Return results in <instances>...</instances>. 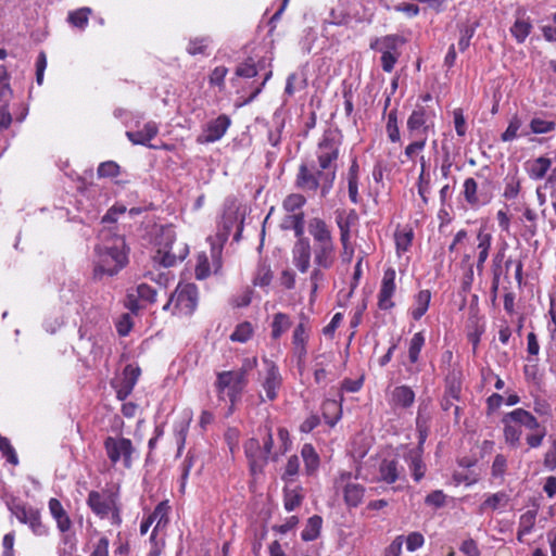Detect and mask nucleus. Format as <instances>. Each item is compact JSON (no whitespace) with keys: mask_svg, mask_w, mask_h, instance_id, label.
I'll return each mask as SVG.
<instances>
[{"mask_svg":"<svg viewBox=\"0 0 556 556\" xmlns=\"http://www.w3.org/2000/svg\"><path fill=\"white\" fill-rule=\"evenodd\" d=\"M340 144L339 135L326 131L316 151L318 166L315 163H302L295 179L296 187L303 191L320 189L321 197H326L336 179V161L339 156Z\"/></svg>","mask_w":556,"mask_h":556,"instance_id":"1","label":"nucleus"},{"mask_svg":"<svg viewBox=\"0 0 556 556\" xmlns=\"http://www.w3.org/2000/svg\"><path fill=\"white\" fill-rule=\"evenodd\" d=\"M96 279L112 277L127 264V250L125 239L115 235L111 229L103 227L100 231V243L94 249Z\"/></svg>","mask_w":556,"mask_h":556,"instance_id":"2","label":"nucleus"},{"mask_svg":"<svg viewBox=\"0 0 556 556\" xmlns=\"http://www.w3.org/2000/svg\"><path fill=\"white\" fill-rule=\"evenodd\" d=\"M257 366L255 356L245 357L237 369L222 370L216 374L214 387L219 400L230 402V409L240 401L249 383V374Z\"/></svg>","mask_w":556,"mask_h":556,"instance_id":"3","label":"nucleus"},{"mask_svg":"<svg viewBox=\"0 0 556 556\" xmlns=\"http://www.w3.org/2000/svg\"><path fill=\"white\" fill-rule=\"evenodd\" d=\"M197 305V287L192 283H179L163 306V309L170 311L173 315L182 317L192 315Z\"/></svg>","mask_w":556,"mask_h":556,"instance_id":"4","label":"nucleus"},{"mask_svg":"<svg viewBox=\"0 0 556 556\" xmlns=\"http://www.w3.org/2000/svg\"><path fill=\"white\" fill-rule=\"evenodd\" d=\"M263 443L256 438H251L244 444L245 455L250 460L251 469L255 472L261 470L271 456L274 459L277 458V453H273V434L271 428L265 425L263 428Z\"/></svg>","mask_w":556,"mask_h":556,"instance_id":"5","label":"nucleus"},{"mask_svg":"<svg viewBox=\"0 0 556 556\" xmlns=\"http://www.w3.org/2000/svg\"><path fill=\"white\" fill-rule=\"evenodd\" d=\"M405 39L399 35H387L377 37L370 41V49L381 53V67L384 72L391 73L396 64L401 52L400 48Z\"/></svg>","mask_w":556,"mask_h":556,"instance_id":"6","label":"nucleus"},{"mask_svg":"<svg viewBox=\"0 0 556 556\" xmlns=\"http://www.w3.org/2000/svg\"><path fill=\"white\" fill-rule=\"evenodd\" d=\"M87 503L99 517L108 518L114 525L121 523L119 509L114 494L92 491L88 495Z\"/></svg>","mask_w":556,"mask_h":556,"instance_id":"7","label":"nucleus"},{"mask_svg":"<svg viewBox=\"0 0 556 556\" xmlns=\"http://www.w3.org/2000/svg\"><path fill=\"white\" fill-rule=\"evenodd\" d=\"M406 129L412 139L427 138L428 132L433 129L432 111L417 106L407 118Z\"/></svg>","mask_w":556,"mask_h":556,"instance_id":"8","label":"nucleus"},{"mask_svg":"<svg viewBox=\"0 0 556 556\" xmlns=\"http://www.w3.org/2000/svg\"><path fill=\"white\" fill-rule=\"evenodd\" d=\"M104 448L112 464L122 462L126 468L130 467L134 446L129 439L108 437L104 441Z\"/></svg>","mask_w":556,"mask_h":556,"instance_id":"9","label":"nucleus"},{"mask_svg":"<svg viewBox=\"0 0 556 556\" xmlns=\"http://www.w3.org/2000/svg\"><path fill=\"white\" fill-rule=\"evenodd\" d=\"M260 382L265 391L266 399L274 401L278 395L282 378L278 366L268 358H263V370L260 371Z\"/></svg>","mask_w":556,"mask_h":556,"instance_id":"10","label":"nucleus"},{"mask_svg":"<svg viewBox=\"0 0 556 556\" xmlns=\"http://www.w3.org/2000/svg\"><path fill=\"white\" fill-rule=\"evenodd\" d=\"M16 519L27 525L35 535H46L48 528L42 523L40 511L37 508L26 505H15L11 508Z\"/></svg>","mask_w":556,"mask_h":556,"instance_id":"11","label":"nucleus"},{"mask_svg":"<svg viewBox=\"0 0 556 556\" xmlns=\"http://www.w3.org/2000/svg\"><path fill=\"white\" fill-rule=\"evenodd\" d=\"M351 472H342L336 479V486L342 488L344 502L350 507H356L363 501L365 488L356 482L351 481Z\"/></svg>","mask_w":556,"mask_h":556,"instance_id":"12","label":"nucleus"},{"mask_svg":"<svg viewBox=\"0 0 556 556\" xmlns=\"http://www.w3.org/2000/svg\"><path fill=\"white\" fill-rule=\"evenodd\" d=\"M230 124L231 121L227 115H219L206 124L203 132L197 138V142L204 144L220 140L226 134Z\"/></svg>","mask_w":556,"mask_h":556,"instance_id":"13","label":"nucleus"},{"mask_svg":"<svg viewBox=\"0 0 556 556\" xmlns=\"http://www.w3.org/2000/svg\"><path fill=\"white\" fill-rule=\"evenodd\" d=\"M395 276L393 268H388L383 273L381 286L378 294V306L380 309H391L394 306L392 296L395 292Z\"/></svg>","mask_w":556,"mask_h":556,"instance_id":"14","label":"nucleus"},{"mask_svg":"<svg viewBox=\"0 0 556 556\" xmlns=\"http://www.w3.org/2000/svg\"><path fill=\"white\" fill-rule=\"evenodd\" d=\"M188 254L186 245L175 248L174 243L165 244L164 248H159L154 256V261L164 267L174 266L178 261H182Z\"/></svg>","mask_w":556,"mask_h":556,"instance_id":"15","label":"nucleus"},{"mask_svg":"<svg viewBox=\"0 0 556 556\" xmlns=\"http://www.w3.org/2000/svg\"><path fill=\"white\" fill-rule=\"evenodd\" d=\"M312 247L305 237L300 238L292 249L293 265L301 271L306 273L311 265Z\"/></svg>","mask_w":556,"mask_h":556,"instance_id":"16","label":"nucleus"},{"mask_svg":"<svg viewBox=\"0 0 556 556\" xmlns=\"http://www.w3.org/2000/svg\"><path fill=\"white\" fill-rule=\"evenodd\" d=\"M140 376V368L134 365H127L124 368L123 377L116 386V394L118 400H125L132 391Z\"/></svg>","mask_w":556,"mask_h":556,"instance_id":"17","label":"nucleus"},{"mask_svg":"<svg viewBox=\"0 0 556 556\" xmlns=\"http://www.w3.org/2000/svg\"><path fill=\"white\" fill-rule=\"evenodd\" d=\"M307 229L308 233L313 238V245L333 243L331 230L329 229L325 220H323L321 218H311L308 220Z\"/></svg>","mask_w":556,"mask_h":556,"instance_id":"18","label":"nucleus"},{"mask_svg":"<svg viewBox=\"0 0 556 556\" xmlns=\"http://www.w3.org/2000/svg\"><path fill=\"white\" fill-rule=\"evenodd\" d=\"M308 340V328L304 323H300L292 336L293 353L299 362H303L306 357V343Z\"/></svg>","mask_w":556,"mask_h":556,"instance_id":"19","label":"nucleus"},{"mask_svg":"<svg viewBox=\"0 0 556 556\" xmlns=\"http://www.w3.org/2000/svg\"><path fill=\"white\" fill-rule=\"evenodd\" d=\"M157 132L159 127L156 123L148 122L144 124L141 130L127 131L126 136L134 144L148 146L152 148L153 146H151L149 142L157 135Z\"/></svg>","mask_w":556,"mask_h":556,"instance_id":"20","label":"nucleus"},{"mask_svg":"<svg viewBox=\"0 0 556 556\" xmlns=\"http://www.w3.org/2000/svg\"><path fill=\"white\" fill-rule=\"evenodd\" d=\"M425 345V336L422 332H417L413 336L409 341L408 346V361L409 365L406 367V371L409 375H416L419 371V368L415 366V364L419 359V354L421 352L422 346Z\"/></svg>","mask_w":556,"mask_h":556,"instance_id":"21","label":"nucleus"},{"mask_svg":"<svg viewBox=\"0 0 556 556\" xmlns=\"http://www.w3.org/2000/svg\"><path fill=\"white\" fill-rule=\"evenodd\" d=\"M314 262L318 267L329 268L334 262V243L313 245Z\"/></svg>","mask_w":556,"mask_h":556,"instance_id":"22","label":"nucleus"},{"mask_svg":"<svg viewBox=\"0 0 556 556\" xmlns=\"http://www.w3.org/2000/svg\"><path fill=\"white\" fill-rule=\"evenodd\" d=\"M48 505H49V511H50L51 516L53 517V519L55 520L58 529L61 532L68 531L72 527V521H71L67 513L63 508L61 502L56 498H50Z\"/></svg>","mask_w":556,"mask_h":556,"instance_id":"23","label":"nucleus"},{"mask_svg":"<svg viewBox=\"0 0 556 556\" xmlns=\"http://www.w3.org/2000/svg\"><path fill=\"white\" fill-rule=\"evenodd\" d=\"M506 420H511L514 424L523 426L532 431L540 428V424L536 418L523 408H516L513 412L507 413Z\"/></svg>","mask_w":556,"mask_h":556,"instance_id":"24","label":"nucleus"},{"mask_svg":"<svg viewBox=\"0 0 556 556\" xmlns=\"http://www.w3.org/2000/svg\"><path fill=\"white\" fill-rule=\"evenodd\" d=\"M220 224H222V227H223L222 237H223L224 240H226L228 238L230 231L235 227H237V229H238L235 238L236 239L239 238L240 231H241V225L239 224V217H238L236 208H233V207L227 208L224 212V214H223Z\"/></svg>","mask_w":556,"mask_h":556,"instance_id":"25","label":"nucleus"},{"mask_svg":"<svg viewBox=\"0 0 556 556\" xmlns=\"http://www.w3.org/2000/svg\"><path fill=\"white\" fill-rule=\"evenodd\" d=\"M464 197L468 204L471 206L484 204L488 199L478 191V184L473 178H467L464 181Z\"/></svg>","mask_w":556,"mask_h":556,"instance_id":"26","label":"nucleus"},{"mask_svg":"<svg viewBox=\"0 0 556 556\" xmlns=\"http://www.w3.org/2000/svg\"><path fill=\"white\" fill-rule=\"evenodd\" d=\"M281 228L292 229L298 239L304 237V214L303 212L292 213L285 216L281 222Z\"/></svg>","mask_w":556,"mask_h":556,"instance_id":"27","label":"nucleus"},{"mask_svg":"<svg viewBox=\"0 0 556 556\" xmlns=\"http://www.w3.org/2000/svg\"><path fill=\"white\" fill-rule=\"evenodd\" d=\"M431 300V292L429 290L419 291L414 300V305L410 311L412 317L415 320L420 319L427 312Z\"/></svg>","mask_w":556,"mask_h":556,"instance_id":"28","label":"nucleus"},{"mask_svg":"<svg viewBox=\"0 0 556 556\" xmlns=\"http://www.w3.org/2000/svg\"><path fill=\"white\" fill-rule=\"evenodd\" d=\"M478 240V260H477V269L479 271L482 270L483 265L489 256V250L491 248L492 236L488 232L479 231L477 236Z\"/></svg>","mask_w":556,"mask_h":556,"instance_id":"29","label":"nucleus"},{"mask_svg":"<svg viewBox=\"0 0 556 556\" xmlns=\"http://www.w3.org/2000/svg\"><path fill=\"white\" fill-rule=\"evenodd\" d=\"M380 480L386 483H394L400 475L395 459H383L379 466Z\"/></svg>","mask_w":556,"mask_h":556,"instance_id":"30","label":"nucleus"},{"mask_svg":"<svg viewBox=\"0 0 556 556\" xmlns=\"http://www.w3.org/2000/svg\"><path fill=\"white\" fill-rule=\"evenodd\" d=\"M392 400L399 406L409 407L415 401V393L409 387L400 386L393 390Z\"/></svg>","mask_w":556,"mask_h":556,"instance_id":"31","label":"nucleus"},{"mask_svg":"<svg viewBox=\"0 0 556 556\" xmlns=\"http://www.w3.org/2000/svg\"><path fill=\"white\" fill-rule=\"evenodd\" d=\"M168 511H169V506H168L167 502H161L155 507L153 513L151 515H149L151 520L153 522H155V527H154L153 532H152V538L155 535V532L157 530H160L161 528H164L167 525V522H168Z\"/></svg>","mask_w":556,"mask_h":556,"instance_id":"32","label":"nucleus"},{"mask_svg":"<svg viewBox=\"0 0 556 556\" xmlns=\"http://www.w3.org/2000/svg\"><path fill=\"white\" fill-rule=\"evenodd\" d=\"M552 165L551 159L547 157H538L531 163L528 164V172L531 178L533 179H542Z\"/></svg>","mask_w":556,"mask_h":556,"instance_id":"33","label":"nucleus"},{"mask_svg":"<svg viewBox=\"0 0 556 556\" xmlns=\"http://www.w3.org/2000/svg\"><path fill=\"white\" fill-rule=\"evenodd\" d=\"M536 515H538V511L535 509H531V510H527L526 513H523L520 516L518 533H517L519 541L522 540V536L529 534L532 531V529L535 525Z\"/></svg>","mask_w":556,"mask_h":556,"instance_id":"34","label":"nucleus"},{"mask_svg":"<svg viewBox=\"0 0 556 556\" xmlns=\"http://www.w3.org/2000/svg\"><path fill=\"white\" fill-rule=\"evenodd\" d=\"M321 525H323L321 517H319L317 515L312 516L307 520L305 528L303 529V531L301 533L302 539L306 542L316 540L320 533Z\"/></svg>","mask_w":556,"mask_h":556,"instance_id":"35","label":"nucleus"},{"mask_svg":"<svg viewBox=\"0 0 556 556\" xmlns=\"http://www.w3.org/2000/svg\"><path fill=\"white\" fill-rule=\"evenodd\" d=\"M508 503V495L504 492H497L489 495L480 506V511L496 510L503 508Z\"/></svg>","mask_w":556,"mask_h":556,"instance_id":"36","label":"nucleus"},{"mask_svg":"<svg viewBox=\"0 0 556 556\" xmlns=\"http://www.w3.org/2000/svg\"><path fill=\"white\" fill-rule=\"evenodd\" d=\"M291 326V320L287 314L277 313L274 315L271 323V338L278 339L285 333Z\"/></svg>","mask_w":556,"mask_h":556,"instance_id":"37","label":"nucleus"},{"mask_svg":"<svg viewBox=\"0 0 556 556\" xmlns=\"http://www.w3.org/2000/svg\"><path fill=\"white\" fill-rule=\"evenodd\" d=\"M503 424L505 442L513 447H517L520 443L521 430L513 425L514 421L506 420V415L503 417Z\"/></svg>","mask_w":556,"mask_h":556,"instance_id":"38","label":"nucleus"},{"mask_svg":"<svg viewBox=\"0 0 556 556\" xmlns=\"http://www.w3.org/2000/svg\"><path fill=\"white\" fill-rule=\"evenodd\" d=\"M414 238V232L412 229H401L396 230L394 235L396 252L399 255L408 251L412 245V241Z\"/></svg>","mask_w":556,"mask_h":556,"instance_id":"39","label":"nucleus"},{"mask_svg":"<svg viewBox=\"0 0 556 556\" xmlns=\"http://www.w3.org/2000/svg\"><path fill=\"white\" fill-rule=\"evenodd\" d=\"M301 455L303 457L306 471L308 473H313L319 465V457L315 452V448L311 444H304Z\"/></svg>","mask_w":556,"mask_h":556,"instance_id":"40","label":"nucleus"},{"mask_svg":"<svg viewBox=\"0 0 556 556\" xmlns=\"http://www.w3.org/2000/svg\"><path fill=\"white\" fill-rule=\"evenodd\" d=\"M302 501H303V494H302L301 489H299V488H294V489L286 488L285 489L283 503H285V508L288 511H292L295 508H298L301 505Z\"/></svg>","mask_w":556,"mask_h":556,"instance_id":"41","label":"nucleus"},{"mask_svg":"<svg viewBox=\"0 0 556 556\" xmlns=\"http://www.w3.org/2000/svg\"><path fill=\"white\" fill-rule=\"evenodd\" d=\"M91 10L89 8H81L76 11H73L68 14L67 21L79 29H84L89 21V14Z\"/></svg>","mask_w":556,"mask_h":556,"instance_id":"42","label":"nucleus"},{"mask_svg":"<svg viewBox=\"0 0 556 556\" xmlns=\"http://www.w3.org/2000/svg\"><path fill=\"white\" fill-rule=\"evenodd\" d=\"M261 67V62L256 65L254 61L250 58L237 66L236 75L239 77L252 78L257 75Z\"/></svg>","mask_w":556,"mask_h":556,"instance_id":"43","label":"nucleus"},{"mask_svg":"<svg viewBox=\"0 0 556 556\" xmlns=\"http://www.w3.org/2000/svg\"><path fill=\"white\" fill-rule=\"evenodd\" d=\"M531 24L525 20L518 18L510 28L511 35L518 42H523L531 31Z\"/></svg>","mask_w":556,"mask_h":556,"instance_id":"44","label":"nucleus"},{"mask_svg":"<svg viewBox=\"0 0 556 556\" xmlns=\"http://www.w3.org/2000/svg\"><path fill=\"white\" fill-rule=\"evenodd\" d=\"M253 334V327L249 321L239 324L231 333L230 339L236 342L244 343Z\"/></svg>","mask_w":556,"mask_h":556,"instance_id":"45","label":"nucleus"},{"mask_svg":"<svg viewBox=\"0 0 556 556\" xmlns=\"http://www.w3.org/2000/svg\"><path fill=\"white\" fill-rule=\"evenodd\" d=\"M409 469L416 481H419L425 476L426 467L418 452L409 453Z\"/></svg>","mask_w":556,"mask_h":556,"instance_id":"46","label":"nucleus"},{"mask_svg":"<svg viewBox=\"0 0 556 556\" xmlns=\"http://www.w3.org/2000/svg\"><path fill=\"white\" fill-rule=\"evenodd\" d=\"M521 125V121L517 116H514L507 129L502 134V140L507 142L516 139L518 136L527 135V132L519 134Z\"/></svg>","mask_w":556,"mask_h":556,"instance_id":"47","label":"nucleus"},{"mask_svg":"<svg viewBox=\"0 0 556 556\" xmlns=\"http://www.w3.org/2000/svg\"><path fill=\"white\" fill-rule=\"evenodd\" d=\"M305 202L306 199L304 195L292 193L285 199L283 208L289 213H298L296 211L300 210L305 204Z\"/></svg>","mask_w":556,"mask_h":556,"instance_id":"48","label":"nucleus"},{"mask_svg":"<svg viewBox=\"0 0 556 556\" xmlns=\"http://www.w3.org/2000/svg\"><path fill=\"white\" fill-rule=\"evenodd\" d=\"M387 132L392 142H399L401 140L397 117L394 111L390 112L388 115Z\"/></svg>","mask_w":556,"mask_h":556,"instance_id":"49","label":"nucleus"},{"mask_svg":"<svg viewBox=\"0 0 556 556\" xmlns=\"http://www.w3.org/2000/svg\"><path fill=\"white\" fill-rule=\"evenodd\" d=\"M507 469V458L503 454H497L494 457L491 467V475L493 478L503 479Z\"/></svg>","mask_w":556,"mask_h":556,"instance_id":"50","label":"nucleus"},{"mask_svg":"<svg viewBox=\"0 0 556 556\" xmlns=\"http://www.w3.org/2000/svg\"><path fill=\"white\" fill-rule=\"evenodd\" d=\"M476 31L475 25H466L460 29V38L458 40V49L464 52L470 45V40Z\"/></svg>","mask_w":556,"mask_h":556,"instance_id":"51","label":"nucleus"},{"mask_svg":"<svg viewBox=\"0 0 556 556\" xmlns=\"http://www.w3.org/2000/svg\"><path fill=\"white\" fill-rule=\"evenodd\" d=\"M119 174V166L113 162H103L98 167V175L100 177H116Z\"/></svg>","mask_w":556,"mask_h":556,"instance_id":"52","label":"nucleus"},{"mask_svg":"<svg viewBox=\"0 0 556 556\" xmlns=\"http://www.w3.org/2000/svg\"><path fill=\"white\" fill-rule=\"evenodd\" d=\"M227 73L228 68L225 66L215 67L210 75V84L219 87V89H223L225 86L224 81Z\"/></svg>","mask_w":556,"mask_h":556,"instance_id":"53","label":"nucleus"},{"mask_svg":"<svg viewBox=\"0 0 556 556\" xmlns=\"http://www.w3.org/2000/svg\"><path fill=\"white\" fill-rule=\"evenodd\" d=\"M530 127L534 134H546L554 128V123L542 118H533Z\"/></svg>","mask_w":556,"mask_h":556,"instance_id":"54","label":"nucleus"},{"mask_svg":"<svg viewBox=\"0 0 556 556\" xmlns=\"http://www.w3.org/2000/svg\"><path fill=\"white\" fill-rule=\"evenodd\" d=\"M208 39L207 38H195L190 40L187 51L191 55L203 54L207 47Z\"/></svg>","mask_w":556,"mask_h":556,"instance_id":"55","label":"nucleus"},{"mask_svg":"<svg viewBox=\"0 0 556 556\" xmlns=\"http://www.w3.org/2000/svg\"><path fill=\"white\" fill-rule=\"evenodd\" d=\"M0 451L2 452L3 456L7 457L8 462H10L11 464L16 465L18 463L16 453L7 438L2 437L0 439Z\"/></svg>","mask_w":556,"mask_h":556,"instance_id":"56","label":"nucleus"},{"mask_svg":"<svg viewBox=\"0 0 556 556\" xmlns=\"http://www.w3.org/2000/svg\"><path fill=\"white\" fill-rule=\"evenodd\" d=\"M445 497L441 490H435L426 496L425 503L434 508H440L445 505Z\"/></svg>","mask_w":556,"mask_h":556,"instance_id":"57","label":"nucleus"},{"mask_svg":"<svg viewBox=\"0 0 556 556\" xmlns=\"http://www.w3.org/2000/svg\"><path fill=\"white\" fill-rule=\"evenodd\" d=\"M425 543L424 535L420 532H412L406 538V548L408 552H414L421 547Z\"/></svg>","mask_w":556,"mask_h":556,"instance_id":"58","label":"nucleus"},{"mask_svg":"<svg viewBox=\"0 0 556 556\" xmlns=\"http://www.w3.org/2000/svg\"><path fill=\"white\" fill-rule=\"evenodd\" d=\"M533 431L534 432L527 435L526 441L530 447L535 448L542 444V442L546 435V430H545V428L540 427L538 430H533Z\"/></svg>","mask_w":556,"mask_h":556,"instance_id":"59","label":"nucleus"},{"mask_svg":"<svg viewBox=\"0 0 556 556\" xmlns=\"http://www.w3.org/2000/svg\"><path fill=\"white\" fill-rule=\"evenodd\" d=\"M273 279V273L267 267H262L258 269L255 278H254V285L260 287H267L269 286L270 281Z\"/></svg>","mask_w":556,"mask_h":556,"instance_id":"60","label":"nucleus"},{"mask_svg":"<svg viewBox=\"0 0 556 556\" xmlns=\"http://www.w3.org/2000/svg\"><path fill=\"white\" fill-rule=\"evenodd\" d=\"M426 143V137H421L420 139H414V141L405 148V155L408 159H413L417 152L425 149Z\"/></svg>","mask_w":556,"mask_h":556,"instance_id":"61","label":"nucleus"},{"mask_svg":"<svg viewBox=\"0 0 556 556\" xmlns=\"http://www.w3.org/2000/svg\"><path fill=\"white\" fill-rule=\"evenodd\" d=\"M210 264L205 255H200L195 267V276L198 279H204L208 276Z\"/></svg>","mask_w":556,"mask_h":556,"instance_id":"62","label":"nucleus"},{"mask_svg":"<svg viewBox=\"0 0 556 556\" xmlns=\"http://www.w3.org/2000/svg\"><path fill=\"white\" fill-rule=\"evenodd\" d=\"M404 538L402 535L396 536L392 543L384 549L383 556H400L402 552Z\"/></svg>","mask_w":556,"mask_h":556,"instance_id":"63","label":"nucleus"},{"mask_svg":"<svg viewBox=\"0 0 556 556\" xmlns=\"http://www.w3.org/2000/svg\"><path fill=\"white\" fill-rule=\"evenodd\" d=\"M543 464L549 471H554L556 469V443H554V445L545 453Z\"/></svg>","mask_w":556,"mask_h":556,"instance_id":"64","label":"nucleus"}]
</instances>
